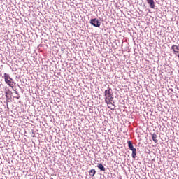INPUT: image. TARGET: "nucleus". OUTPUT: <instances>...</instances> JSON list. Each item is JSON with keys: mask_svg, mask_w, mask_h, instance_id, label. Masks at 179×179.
<instances>
[{"mask_svg": "<svg viewBox=\"0 0 179 179\" xmlns=\"http://www.w3.org/2000/svg\"><path fill=\"white\" fill-rule=\"evenodd\" d=\"M97 167L98 169L101 171H106V167H104V166L103 165V164L99 163L97 164Z\"/></svg>", "mask_w": 179, "mask_h": 179, "instance_id": "nucleus-7", "label": "nucleus"}, {"mask_svg": "<svg viewBox=\"0 0 179 179\" xmlns=\"http://www.w3.org/2000/svg\"><path fill=\"white\" fill-rule=\"evenodd\" d=\"M88 173L90 176V177H94V176L96 175V169H91L88 172Z\"/></svg>", "mask_w": 179, "mask_h": 179, "instance_id": "nucleus-9", "label": "nucleus"}, {"mask_svg": "<svg viewBox=\"0 0 179 179\" xmlns=\"http://www.w3.org/2000/svg\"><path fill=\"white\" fill-rule=\"evenodd\" d=\"M90 24L94 26V27H100L101 22L99 20V18H92L90 21Z\"/></svg>", "mask_w": 179, "mask_h": 179, "instance_id": "nucleus-2", "label": "nucleus"}, {"mask_svg": "<svg viewBox=\"0 0 179 179\" xmlns=\"http://www.w3.org/2000/svg\"><path fill=\"white\" fill-rule=\"evenodd\" d=\"M113 99H114V97H113L112 96H110V97H108V100L109 101H113Z\"/></svg>", "mask_w": 179, "mask_h": 179, "instance_id": "nucleus-11", "label": "nucleus"}, {"mask_svg": "<svg viewBox=\"0 0 179 179\" xmlns=\"http://www.w3.org/2000/svg\"><path fill=\"white\" fill-rule=\"evenodd\" d=\"M6 93V94H10V93H12V92L10 90H8Z\"/></svg>", "mask_w": 179, "mask_h": 179, "instance_id": "nucleus-12", "label": "nucleus"}, {"mask_svg": "<svg viewBox=\"0 0 179 179\" xmlns=\"http://www.w3.org/2000/svg\"><path fill=\"white\" fill-rule=\"evenodd\" d=\"M131 152H132V154H131L132 158L136 159V149L133 150Z\"/></svg>", "mask_w": 179, "mask_h": 179, "instance_id": "nucleus-10", "label": "nucleus"}, {"mask_svg": "<svg viewBox=\"0 0 179 179\" xmlns=\"http://www.w3.org/2000/svg\"><path fill=\"white\" fill-rule=\"evenodd\" d=\"M147 3L150 5V8H151V9H155V8H156L155 0H147Z\"/></svg>", "mask_w": 179, "mask_h": 179, "instance_id": "nucleus-4", "label": "nucleus"}, {"mask_svg": "<svg viewBox=\"0 0 179 179\" xmlns=\"http://www.w3.org/2000/svg\"><path fill=\"white\" fill-rule=\"evenodd\" d=\"M50 179H54L53 178H51Z\"/></svg>", "mask_w": 179, "mask_h": 179, "instance_id": "nucleus-15", "label": "nucleus"}, {"mask_svg": "<svg viewBox=\"0 0 179 179\" xmlns=\"http://www.w3.org/2000/svg\"><path fill=\"white\" fill-rule=\"evenodd\" d=\"M4 80H5L6 83H7V85H8V86L13 85V79H12V78H10L9 74H8L6 73H4Z\"/></svg>", "mask_w": 179, "mask_h": 179, "instance_id": "nucleus-1", "label": "nucleus"}, {"mask_svg": "<svg viewBox=\"0 0 179 179\" xmlns=\"http://www.w3.org/2000/svg\"><path fill=\"white\" fill-rule=\"evenodd\" d=\"M127 145H128V147H129V149L130 150H135L136 148H135L134 147V144H132V141H127Z\"/></svg>", "mask_w": 179, "mask_h": 179, "instance_id": "nucleus-6", "label": "nucleus"}, {"mask_svg": "<svg viewBox=\"0 0 179 179\" xmlns=\"http://www.w3.org/2000/svg\"><path fill=\"white\" fill-rule=\"evenodd\" d=\"M152 139L155 143H157L159 142V140H157V134H153L152 135Z\"/></svg>", "mask_w": 179, "mask_h": 179, "instance_id": "nucleus-8", "label": "nucleus"}, {"mask_svg": "<svg viewBox=\"0 0 179 179\" xmlns=\"http://www.w3.org/2000/svg\"><path fill=\"white\" fill-rule=\"evenodd\" d=\"M171 50H173L174 54H178L179 52V47L177 45H172Z\"/></svg>", "mask_w": 179, "mask_h": 179, "instance_id": "nucleus-5", "label": "nucleus"}, {"mask_svg": "<svg viewBox=\"0 0 179 179\" xmlns=\"http://www.w3.org/2000/svg\"><path fill=\"white\" fill-rule=\"evenodd\" d=\"M104 94L106 101L108 97H111V96H113V90L111 87H108V89L105 90Z\"/></svg>", "mask_w": 179, "mask_h": 179, "instance_id": "nucleus-3", "label": "nucleus"}, {"mask_svg": "<svg viewBox=\"0 0 179 179\" xmlns=\"http://www.w3.org/2000/svg\"><path fill=\"white\" fill-rule=\"evenodd\" d=\"M17 99H19V96H17Z\"/></svg>", "mask_w": 179, "mask_h": 179, "instance_id": "nucleus-14", "label": "nucleus"}, {"mask_svg": "<svg viewBox=\"0 0 179 179\" xmlns=\"http://www.w3.org/2000/svg\"><path fill=\"white\" fill-rule=\"evenodd\" d=\"M6 99H9V94H6Z\"/></svg>", "mask_w": 179, "mask_h": 179, "instance_id": "nucleus-13", "label": "nucleus"}]
</instances>
